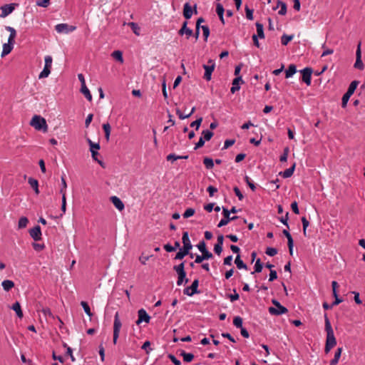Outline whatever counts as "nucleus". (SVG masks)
<instances>
[{
	"instance_id": "obj_1",
	"label": "nucleus",
	"mask_w": 365,
	"mask_h": 365,
	"mask_svg": "<svg viewBox=\"0 0 365 365\" xmlns=\"http://www.w3.org/2000/svg\"><path fill=\"white\" fill-rule=\"evenodd\" d=\"M325 331L327 332V339L324 351L329 353L330 350L336 345V339L334 336V331L331 327L327 314H324Z\"/></svg>"
},
{
	"instance_id": "obj_2",
	"label": "nucleus",
	"mask_w": 365,
	"mask_h": 365,
	"mask_svg": "<svg viewBox=\"0 0 365 365\" xmlns=\"http://www.w3.org/2000/svg\"><path fill=\"white\" fill-rule=\"evenodd\" d=\"M6 29L10 32L9 38H8V43H4L3 45V50L1 53V56H5L11 53L14 48V44L15 43V38L16 36V30L11 26H6Z\"/></svg>"
},
{
	"instance_id": "obj_3",
	"label": "nucleus",
	"mask_w": 365,
	"mask_h": 365,
	"mask_svg": "<svg viewBox=\"0 0 365 365\" xmlns=\"http://www.w3.org/2000/svg\"><path fill=\"white\" fill-rule=\"evenodd\" d=\"M173 269L178 274L177 284L178 286L182 285L184 282L187 283L188 279L186 278V272L185 271V262H182L178 265L173 267Z\"/></svg>"
},
{
	"instance_id": "obj_4",
	"label": "nucleus",
	"mask_w": 365,
	"mask_h": 365,
	"mask_svg": "<svg viewBox=\"0 0 365 365\" xmlns=\"http://www.w3.org/2000/svg\"><path fill=\"white\" fill-rule=\"evenodd\" d=\"M31 125L37 130L47 131L48 125L46 120L40 115H34L30 123Z\"/></svg>"
},
{
	"instance_id": "obj_5",
	"label": "nucleus",
	"mask_w": 365,
	"mask_h": 365,
	"mask_svg": "<svg viewBox=\"0 0 365 365\" xmlns=\"http://www.w3.org/2000/svg\"><path fill=\"white\" fill-rule=\"evenodd\" d=\"M122 327L121 322L119 318L118 312H116L114 316L113 322V341L114 344H116L118 339L119 337L120 331Z\"/></svg>"
},
{
	"instance_id": "obj_6",
	"label": "nucleus",
	"mask_w": 365,
	"mask_h": 365,
	"mask_svg": "<svg viewBox=\"0 0 365 365\" xmlns=\"http://www.w3.org/2000/svg\"><path fill=\"white\" fill-rule=\"evenodd\" d=\"M44 61H45L44 68L38 76V78H40V79L47 78L49 76V74L51 73L53 58L51 56H46Z\"/></svg>"
},
{
	"instance_id": "obj_7",
	"label": "nucleus",
	"mask_w": 365,
	"mask_h": 365,
	"mask_svg": "<svg viewBox=\"0 0 365 365\" xmlns=\"http://www.w3.org/2000/svg\"><path fill=\"white\" fill-rule=\"evenodd\" d=\"M203 68L205 69V73H204V78L206 81H210L212 73L215 68V63L214 61L210 59L208 61V64L205 65L204 64L202 66Z\"/></svg>"
},
{
	"instance_id": "obj_8",
	"label": "nucleus",
	"mask_w": 365,
	"mask_h": 365,
	"mask_svg": "<svg viewBox=\"0 0 365 365\" xmlns=\"http://www.w3.org/2000/svg\"><path fill=\"white\" fill-rule=\"evenodd\" d=\"M55 29L58 33L68 34L74 31L76 29V26L67 24H58L55 26Z\"/></svg>"
},
{
	"instance_id": "obj_9",
	"label": "nucleus",
	"mask_w": 365,
	"mask_h": 365,
	"mask_svg": "<svg viewBox=\"0 0 365 365\" xmlns=\"http://www.w3.org/2000/svg\"><path fill=\"white\" fill-rule=\"evenodd\" d=\"M199 285V280L197 279H195L192 284L190 287H187L184 289L183 293L187 296H192L195 294L199 293L197 290Z\"/></svg>"
},
{
	"instance_id": "obj_10",
	"label": "nucleus",
	"mask_w": 365,
	"mask_h": 365,
	"mask_svg": "<svg viewBox=\"0 0 365 365\" xmlns=\"http://www.w3.org/2000/svg\"><path fill=\"white\" fill-rule=\"evenodd\" d=\"M302 81L307 86L311 85L312 69L309 67H306L301 71Z\"/></svg>"
},
{
	"instance_id": "obj_11",
	"label": "nucleus",
	"mask_w": 365,
	"mask_h": 365,
	"mask_svg": "<svg viewBox=\"0 0 365 365\" xmlns=\"http://www.w3.org/2000/svg\"><path fill=\"white\" fill-rule=\"evenodd\" d=\"M355 68L363 70L364 65L361 61V43L358 44L357 49L356 51V62L354 65Z\"/></svg>"
},
{
	"instance_id": "obj_12",
	"label": "nucleus",
	"mask_w": 365,
	"mask_h": 365,
	"mask_svg": "<svg viewBox=\"0 0 365 365\" xmlns=\"http://www.w3.org/2000/svg\"><path fill=\"white\" fill-rule=\"evenodd\" d=\"M138 320L136 321V324L139 325L142 322L149 323L150 320V317L146 311L144 309H140L138 312Z\"/></svg>"
},
{
	"instance_id": "obj_13",
	"label": "nucleus",
	"mask_w": 365,
	"mask_h": 365,
	"mask_svg": "<svg viewBox=\"0 0 365 365\" xmlns=\"http://www.w3.org/2000/svg\"><path fill=\"white\" fill-rule=\"evenodd\" d=\"M197 6L195 5L194 9H192V6L189 3H185L183 6V16L186 19H190L193 13L197 14Z\"/></svg>"
},
{
	"instance_id": "obj_14",
	"label": "nucleus",
	"mask_w": 365,
	"mask_h": 365,
	"mask_svg": "<svg viewBox=\"0 0 365 365\" xmlns=\"http://www.w3.org/2000/svg\"><path fill=\"white\" fill-rule=\"evenodd\" d=\"M197 247L202 253V256H205L207 259H210L213 257L212 254L207 250L206 244L204 241H201L197 245Z\"/></svg>"
},
{
	"instance_id": "obj_15",
	"label": "nucleus",
	"mask_w": 365,
	"mask_h": 365,
	"mask_svg": "<svg viewBox=\"0 0 365 365\" xmlns=\"http://www.w3.org/2000/svg\"><path fill=\"white\" fill-rule=\"evenodd\" d=\"M30 236L35 240L38 241L41 239V230L39 225H36L29 230Z\"/></svg>"
},
{
	"instance_id": "obj_16",
	"label": "nucleus",
	"mask_w": 365,
	"mask_h": 365,
	"mask_svg": "<svg viewBox=\"0 0 365 365\" xmlns=\"http://www.w3.org/2000/svg\"><path fill=\"white\" fill-rule=\"evenodd\" d=\"M287 312V309L281 304H279L277 307H271L269 308V312L273 315H281L286 314Z\"/></svg>"
},
{
	"instance_id": "obj_17",
	"label": "nucleus",
	"mask_w": 365,
	"mask_h": 365,
	"mask_svg": "<svg viewBox=\"0 0 365 365\" xmlns=\"http://www.w3.org/2000/svg\"><path fill=\"white\" fill-rule=\"evenodd\" d=\"M187 21H184L182 25V27L178 31V34L180 36H183L184 34H185L186 38H189L190 36H192L193 31L192 29L187 28Z\"/></svg>"
},
{
	"instance_id": "obj_18",
	"label": "nucleus",
	"mask_w": 365,
	"mask_h": 365,
	"mask_svg": "<svg viewBox=\"0 0 365 365\" xmlns=\"http://www.w3.org/2000/svg\"><path fill=\"white\" fill-rule=\"evenodd\" d=\"M222 214L224 215V217L221 219V220L218 223V227H222L227 225L228 222H230V212L227 208L222 207Z\"/></svg>"
},
{
	"instance_id": "obj_19",
	"label": "nucleus",
	"mask_w": 365,
	"mask_h": 365,
	"mask_svg": "<svg viewBox=\"0 0 365 365\" xmlns=\"http://www.w3.org/2000/svg\"><path fill=\"white\" fill-rule=\"evenodd\" d=\"M182 244H183V249H185L190 252V250L192 247V245L190 242V240L189 238V235H188L187 232H184L182 233Z\"/></svg>"
},
{
	"instance_id": "obj_20",
	"label": "nucleus",
	"mask_w": 365,
	"mask_h": 365,
	"mask_svg": "<svg viewBox=\"0 0 365 365\" xmlns=\"http://www.w3.org/2000/svg\"><path fill=\"white\" fill-rule=\"evenodd\" d=\"M282 233L285 235V237L287 239V245L289 247V252L291 255H293V246H294V242L292 235L287 230H284L282 231Z\"/></svg>"
},
{
	"instance_id": "obj_21",
	"label": "nucleus",
	"mask_w": 365,
	"mask_h": 365,
	"mask_svg": "<svg viewBox=\"0 0 365 365\" xmlns=\"http://www.w3.org/2000/svg\"><path fill=\"white\" fill-rule=\"evenodd\" d=\"M240 82H243L241 76L235 78L232 81V86L230 88V92L234 94L235 92L240 89Z\"/></svg>"
},
{
	"instance_id": "obj_22",
	"label": "nucleus",
	"mask_w": 365,
	"mask_h": 365,
	"mask_svg": "<svg viewBox=\"0 0 365 365\" xmlns=\"http://www.w3.org/2000/svg\"><path fill=\"white\" fill-rule=\"evenodd\" d=\"M110 201L118 210L122 211L124 209V204L119 197L116 196H112L110 197Z\"/></svg>"
},
{
	"instance_id": "obj_23",
	"label": "nucleus",
	"mask_w": 365,
	"mask_h": 365,
	"mask_svg": "<svg viewBox=\"0 0 365 365\" xmlns=\"http://www.w3.org/2000/svg\"><path fill=\"white\" fill-rule=\"evenodd\" d=\"M1 14L0 15L1 17H6L13 11L14 8L11 4H6L3 6H1Z\"/></svg>"
},
{
	"instance_id": "obj_24",
	"label": "nucleus",
	"mask_w": 365,
	"mask_h": 365,
	"mask_svg": "<svg viewBox=\"0 0 365 365\" xmlns=\"http://www.w3.org/2000/svg\"><path fill=\"white\" fill-rule=\"evenodd\" d=\"M216 12L219 16V19L222 24H225V19H224V12L225 9L223 6L221 4H217L216 6Z\"/></svg>"
},
{
	"instance_id": "obj_25",
	"label": "nucleus",
	"mask_w": 365,
	"mask_h": 365,
	"mask_svg": "<svg viewBox=\"0 0 365 365\" xmlns=\"http://www.w3.org/2000/svg\"><path fill=\"white\" fill-rule=\"evenodd\" d=\"M295 167H296V163H294L293 165H292V167H290L289 168L286 169L284 172L280 173V175L284 178H290L293 175V173H294V171L295 170Z\"/></svg>"
},
{
	"instance_id": "obj_26",
	"label": "nucleus",
	"mask_w": 365,
	"mask_h": 365,
	"mask_svg": "<svg viewBox=\"0 0 365 365\" xmlns=\"http://www.w3.org/2000/svg\"><path fill=\"white\" fill-rule=\"evenodd\" d=\"M11 309L16 312L19 318L21 319L23 317V312L21 310V305L19 302H16L15 303H14L11 307Z\"/></svg>"
},
{
	"instance_id": "obj_27",
	"label": "nucleus",
	"mask_w": 365,
	"mask_h": 365,
	"mask_svg": "<svg viewBox=\"0 0 365 365\" xmlns=\"http://www.w3.org/2000/svg\"><path fill=\"white\" fill-rule=\"evenodd\" d=\"M341 352L342 347H339L335 352L334 359H332L330 361V365H336L338 364Z\"/></svg>"
},
{
	"instance_id": "obj_28",
	"label": "nucleus",
	"mask_w": 365,
	"mask_h": 365,
	"mask_svg": "<svg viewBox=\"0 0 365 365\" xmlns=\"http://www.w3.org/2000/svg\"><path fill=\"white\" fill-rule=\"evenodd\" d=\"M297 72L296 66L294 64H290L288 68L285 71V78H289L292 77Z\"/></svg>"
},
{
	"instance_id": "obj_29",
	"label": "nucleus",
	"mask_w": 365,
	"mask_h": 365,
	"mask_svg": "<svg viewBox=\"0 0 365 365\" xmlns=\"http://www.w3.org/2000/svg\"><path fill=\"white\" fill-rule=\"evenodd\" d=\"M28 182L31 185V187L34 190L36 194L38 195L39 193L38 180L33 178H29L28 180Z\"/></svg>"
},
{
	"instance_id": "obj_30",
	"label": "nucleus",
	"mask_w": 365,
	"mask_h": 365,
	"mask_svg": "<svg viewBox=\"0 0 365 365\" xmlns=\"http://www.w3.org/2000/svg\"><path fill=\"white\" fill-rule=\"evenodd\" d=\"M1 285L5 291L9 292L14 287V282L9 279H5L2 282Z\"/></svg>"
},
{
	"instance_id": "obj_31",
	"label": "nucleus",
	"mask_w": 365,
	"mask_h": 365,
	"mask_svg": "<svg viewBox=\"0 0 365 365\" xmlns=\"http://www.w3.org/2000/svg\"><path fill=\"white\" fill-rule=\"evenodd\" d=\"M235 263L239 269H247V264H245L244 262L241 259L240 255H237L235 260Z\"/></svg>"
},
{
	"instance_id": "obj_32",
	"label": "nucleus",
	"mask_w": 365,
	"mask_h": 365,
	"mask_svg": "<svg viewBox=\"0 0 365 365\" xmlns=\"http://www.w3.org/2000/svg\"><path fill=\"white\" fill-rule=\"evenodd\" d=\"M81 92L84 95V96L88 101H92V95L89 89L87 88L86 85L81 86Z\"/></svg>"
},
{
	"instance_id": "obj_33",
	"label": "nucleus",
	"mask_w": 365,
	"mask_h": 365,
	"mask_svg": "<svg viewBox=\"0 0 365 365\" xmlns=\"http://www.w3.org/2000/svg\"><path fill=\"white\" fill-rule=\"evenodd\" d=\"M257 36L260 38H264V27L261 23H256Z\"/></svg>"
},
{
	"instance_id": "obj_34",
	"label": "nucleus",
	"mask_w": 365,
	"mask_h": 365,
	"mask_svg": "<svg viewBox=\"0 0 365 365\" xmlns=\"http://www.w3.org/2000/svg\"><path fill=\"white\" fill-rule=\"evenodd\" d=\"M61 187L59 190L60 193L62 195V196H66V188H67V184H66V178H65V175L63 174L61 178Z\"/></svg>"
},
{
	"instance_id": "obj_35",
	"label": "nucleus",
	"mask_w": 365,
	"mask_h": 365,
	"mask_svg": "<svg viewBox=\"0 0 365 365\" xmlns=\"http://www.w3.org/2000/svg\"><path fill=\"white\" fill-rule=\"evenodd\" d=\"M359 82L358 81H353L349 86L346 93L349 95H352L356 89Z\"/></svg>"
},
{
	"instance_id": "obj_36",
	"label": "nucleus",
	"mask_w": 365,
	"mask_h": 365,
	"mask_svg": "<svg viewBox=\"0 0 365 365\" xmlns=\"http://www.w3.org/2000/svg\"><path fill=\"white\" fill-rule=\"evenodd\" d=\"M111 56L120 63H123V53L120 51H114L111 53Z\"/></svg>"
},
{
	"instance_id": "obj_37",
	"label": "nucleus",
	"mask_w": 365,
	"mask_h": 365,
	"mask_svg": "<svg viewBox=\"0 0 365 365\" xmlns=\"http://www.w3.org/2000/svg\"><path fill=\"white\" fill-rule=\"evenodd\" d=\"M180 355L182 356L183 358V361L185 362H187V363H189L190 361H192L194 359V354H192V353H187L185 351H182V353L180 354Z\"/></svg>"
},
{
	"instance_id": "obj_38",
	"label": "nucleus",
	"mask_w": 365,
	"mask_h": 365,
	"mask_svg": "<svg viewBox=\"0 0 365 365\" xmlns=\"http://www.w3.org/2000/svg\"><path fill=\"white\" fill-rule=\"evenodd\" d=\"M103 129L105 133V138L107 140H109L110 139V130L111 128L108 123H103Z\"/></svg>"
},
{
	"instance_id": "obj_39",
	"label": "nucleus",
	"mask_w": 365,
	"mask_h": 365,
	"mask_svg": "<svg viewBox=\"0 0 365 365\" xmlns=\"http://www.w3.org/2000/svg\"><path fill=\"white\" fill-rule=\"evenodd\" d=\"M28 223H29L28 218L26 217H21L19 220L18 228L24 229V228L26 227Z\"/></svg>"
},
{
	"instance_id": "obj_40",
	"label": "nucleus",
	"mask_w": 365,
	"mask_h": 365,
	"mask_svg": "<svg viewBox=\"0 0 365 365\" xmlns=\"http://www.w3.org/2000/svg\"><path fill=\"white\" fill-rule=\"evenodd\" d=\"M189 254V251L185 249H180L179 252H177L175 257V259H183L186 255Z\"/></svg>"
},
{
	"instance_id": "obj_41",
	"label": "nucleus",
	"mask_w": 365,
	"mask_h": 365,
	"mask_svg": "<svg viewBox=\"0 0 365 365\" xmlns=\"http://www.w3.org/2000/svg\"><path fill=\"white\" fill-rule=\"evenodd\" d=\"M262 267H263V265H262V263L261 262V260L260 259H257L256 260V262H255V270L254 272H252V274H254L255 272H262Z\"/></svg>"
},
{
	"instance_id": "obj_42",
	"label": "nucleus",
	"mask_w": 365,
	"mask_h": 365,
	"mask_svg": "<svg viewBox=\"0 0 365 365\" xmlns=\"http://www.w3.org/2000/svg\"><path fill=\"white\" fill-rule=\"evenodd\" d=\"M81 305L83 308V310L86 312V314L88 316H89L90 317H91L93 316V313L91 311V308H90L88 304L86 302L82 301L81 302Z\"/></svg>"
},
{
	"instance_id": "obj_43",
	"label": "nucleus",
	"mask_w": 365,
	"mask_h": 365,
	"mask_svg": "<svg viewBox=\"0 0 365 365\" xmlns=\"http://www.w3.org/2000/svg\"><path fill=\"white\" fill-rule=\"evenodd\" d=\"M280 6V9L278 11V14L279 15H285L287 13V5L285 3H283L282 1H278L277 7Z\"/></svg>"
},
{
	"instance_id": "obj_44",
	"label": "nucleus",
	"mask_w": 365,
	"mask_h": 365,
	"mask_svg": "<svg viewBox=\"0 0 365 365\" xmlns=\"http://www.w3.org/2000/svg\"><path fill=\"white\" fill-rule=\"evenodd\" d=\"M213 136V133L209 130H204L202 132L201 138H203L205 140H210Z\"/></svg>"
},
{
	"instance_id": "obj_45",
	"label": "nucleus",
	"mask_w": 365,
	"mask_h": 365,
	"mask_svg": "<svg viewBox=\"0 0 365 365\" xmlns=\"http://www.w3.org/2000/svg\"><path fill=\"white\" fill-rule=\"evenodd\" d=\"M203 163L207 169H212L214 167V162L212 158H205L203 160Z\"/></svg>"
},
{
	"instance_id": "obj_46",
	"label": "nucleus",
	"mask_w": 365,
	"mask_h": 365,
	"mask_svg": "<svg viewBox=\"0 0 365 365\" xmlns=\"http://www.w3.org/2000/svg\"><path fill=\"white\" fill-rule=\"evenodd\" d=\"M63 346L66 349V356H70L71 361H75L76 359L74 356L73 355V349L70 346H68L66 343H63Z\"/></svg>"
},
{
	"instance_id": "obj_47",
	"label": "nucleus",
	"mask_w": 365,
	"mask_h": 365,
	"mask_svg": "<svg viewBox=\"0 0 365 365\" xmlns=\"http://www.w3.org/2000/svg\"><path fill=\"white\" fill-rule=\"evenodd\" d=\"M293 38V36H288L286 34L282 35L281 37V43L283 46H286L290 42Z\"/></svg>"
},
{
	"instance_id": "obj_48",
	"label": "nucleus",
	"mask_w": 365,
	"mask_h": 365,
	"mask_svg": "<svg viewBox=\"0 0 365 365\" xmlns=\"http://www.w3.org/2000/svg\"><path fill=\"white\" fill-rule=\"evenodd\" d=\"M322 48L324 49L323 53L321 55V57H324L328 55H331L334 53V50L331 48H326V43H323L322 46Z\"/></svg>"
},
{
	"instance_id": "obj_49",
	"label": "nucleus",
	"mask_w": 365,
	"mask_h": 365,
	"mask_svg": "<svg viewBox=\"0 0 365 365\" xmlns=\"http://www.w3.org/2000/svg\"><path fill=\"white\" fill-rule=\"evenodd\" d=\"M233 324L237 328H242V319L237 316L233 319Z\"/></svg>"
},
{
	"instance_id": "obj_50",
	"label": "nucleus",
	"mask_w": 365,
	"mask_h": 365,
	"mask_svg": "<svg viewBox=\"0 0 365 365\" xmlns=\"http://www.w3.org/2000/svg\"><path fill=\"white\" fill-rule=\"evenodd\" d=\"M351 96L347 93L346 92L344 94L342 99H341V107L346 108L347 103Z\"/></svg>"
},
{
	"instance_id": "obj_51",
	"label": "nucleus",
	"mask_w": 365,
	"mask_h": 365,
	"mask_svg": "<svg viewBox=\"0 0 365 365\" xmlns=\"http://www.w3.org/2000/svg\"><path fill=\"white\" fill-rule=\"evenodd\" d=\"M202 121V118L200 117L199 118H197V120H195V121H193L190 123V127H192V128L195 127L196 130H198L201 125Z\"/></svg>"
},
{
	"instance_id": "obj_52",
	"label": "nucleus",
	"mask_w": 365,
	"mask_h": 365,
	"mask_svg": "<svg viewBox=\"0 0 365 365\" xmlns=\"http://www.w3.org/2000/svg\"><path fill=\"white\" fill-rule=\"evenodd\" d=\"M302 222L303 225V234L304 236H307V228L308 227L309 222L305 217H302Z\"/></svg>"
},
{
	"instance_id": "obj_53",
	"label": "nucleus",
	"mask_w": 365,
	"mask_h": 365,
	"mask_svg": "<svg viewBox=\"0 0 365 365\" xmlns=\"http://www.w3.org/2000/svg\"><path fill=\"white\" fill-rule=\"evenodd\" d=\"M50 4V0H38L36 1V5L41 7L46 8Z\"/></svg>"
},
{
	"instance_id": "obj_54",
	"label": "nucleus",
	"mask_w": 365,
	"mask_h": 365,
	"mask_svg": "<svg viewBox=\"0 0 365 365\" xmlns=\"http://www.w3.org/2000/svg\"><path fill=\"white\" fill-rule=\"evenodd\" d=\"M87 141L89 144V146H90V150L91 149H93V150H98L100 149V145L99 143H93L91 139L88 138L87 139Z\"/></svg>"
},
{
	"instance_id": "obj_55",
	"label": "nucleus",
	"mask_w": 365,
	"mask_h": 365,
	"mask_svg": "<svg viewBox=\"0 0 365 365\" xmlns=\"http://www.w3.org/2000/svg\"><path fill=\"white\" fill-rule=\"evenodd\" d=\"M265 253L270 257H273L277 254V250L274 247H267L266 249Z\"/></svg>"
},
{
	"instance_id": "obj_56",
	"label": "nucleus",
	"mask_w": 365,
	"mask_h": 365,
	"mask_svg": "<svg viewBox=\"0 0 365 365\" xmlns=\"http://www.w3.org/2000/svg\"><path fill=\"white\" fill-rule=\"evenodd\" d=\"M245 180L252 191H255L256 190V186L255 183L250 180V178L248 176H245Z\"/></svg>"
},
{
	"instance_id": "obj_57",
	"label": "nucleus",
	"mask_w": 365,
	"mask_h": 365,
	"mask_svg": "<svg viewBox=\"0 0 365 365\" xmlns=\"http://www.w3.org/2000/svg\"><path fill=\"white\" fill-rule=\"evenodd\" d=\"M200 28L202 30L203 36L205 38V40L207 41V39L210 35V29L207 26H205V25L202 26Z\"/></svg>"
},
{
	"instance_id": "obj_58",
	"label": "nucleus",
	"mask_w": 365,
	"mask_h": 365,
	"mask_svg": "<svg viewBox=\"0 0 365 365\" xmlns=\"http://www.w3.org/2000/svg\"><path fill=\"white\" fill-rule=\"evenodd\" d=\"M195 214V210L192 208H187L185 212L183 213L182 216L184 218H188L191 216H192Z\"/></svg>"
},
{
	"instance_id": "obj_59",
	"label": "nucleus",
	"mask_w": 365,
	"mask_h": 365,
	"mask_svg": "<svg viewBox=\"0 0 365 365\" xmlns=\"http://www.w3.org/2000/svg\"><path fill=\"white\" fill-rule=\"evenodd\" d=\"M245 13H246V17L249 20L253 19V9H251L248 8L247 6L245 7Z\"/></svg>"
},
{
	"instance_id": "obj_60",
	"label": "nucleus",
	"mask_w": 365,
	"mask_h": 365,
	"mask_svg": "<svg viewBox=\"0 0 365 365\" xmlns=\"http://www.w3.org/2000/svg\"><path fill=\"white\" fill-rule=\"evenodd\" d=\"M32 246H33V248L36 251H38V252L41 251V250H43L45 248L44 244H39V243L34 242L32 244Z\"/></svg>"
},
{
	"instance_id": "obj_61",
	"label": "nucleus",
	"mask_w": 365,
	"mask_h": 365,
	"mask_svg": "<svg viewBox=\"0 0 365 365\" xmlns=\"http://www.w3.org/2000/svg\"><path fill=\"white\" fill-rule=\"evenodd\" d=\"M235 143V140H233V139H227V140H226L225 141V143H224V146H223L222 149H227L228 148H230V146L234 145Z\"/></svg>"
},
{
	"instance_id": "obj_62",
	"label": "nucleus",
	"mask_w": 365,
	"mask_h": 365,
	"mask_svg": "<svg viewBox=\"0 0 365 365\" xmlns=\"http://www.w3.org/2000/svg\"><path fill=\"white\" fill-rule=\"evenodd\" d=\"M207 191L210 197H213L214 194L217 192V189L214 186L210 185L207 187Z\"/></svg>"
},
{
	"instance_id": "obj_63",
	"label": "nucleus",
	"mask_w": 365,
	"mask_h": 365,
	"mask_svg": "<svg viewBox=\"0 0 365 365\" xmlns=\"http://www.w3.org/2000/svg\"><path fill=\"white\" fill-rule=\"evenodd\" d=\"M233 190L240 200H242L244 198L242 193L241 192L240 190L237 187H235L233 188Z\"/></svg>"
},
{
	"instance_id": "obj_64",
	"label": "nucleus",
	"mask_w": 365,
	"mask_h": 365,
	"mask_svg": "<svg viewBox=\"0 0 365 365\" xmlns=\"http://www.w3.org/2000/svg\"><path fill=\"white\" fill-rule=\"evenodd\" d=\"M291 208L293 211L294 213L295 214H299V207H298V204L296 201H294L293 202H292L291 204Z\"/></svg>"
}]
</instances>
